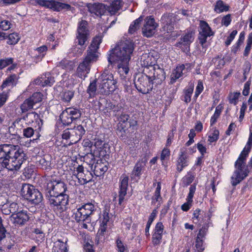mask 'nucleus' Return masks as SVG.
Here are the masks:
<instances>
[{
	"label": "nucleus",
	"mask_w": 252,
	"mask_h": 252,
	"mask_svg": "<svg viewBox=\"0 0 252 252\" xmlns=\"http://www.w3.org/2000/svg\"><path fill=\"white\" fill-rule=\"evenodd\" d=\"M134 50V44L129 40H122L116 47L110 51L107 57L110 64H118V72L121 79L123 80V84L128 87L131 83L129 79L126 80V76L129 71V61Z\"/></svg>",
	"instance_id": "nucleus-1"
},
{
	"label": "nucleus",
	"mask_w": 252,
	"mask_h": 252,
	"mask_svg": "<svg viewBox=\"0 0 252 252\" xmlns=\"http://www.w3.org/2000/svg\"><path fill=\"white\" fill-rule=\"evenodd\" d=\"M252 143V131L250 128L248 141L235 163V170L231 177V184L234 186L239 184L248 175L249 171L248 166L246 165V161L251 150Z\"/></svg>",
	"instance_id": "nucleus-2"
},
{
	"label": "nucleus",
	"mask_w": 252,
	"mask_h": 252,
	"mask_svg": "<svg viewBox=\"0 0 252 252\" xmlns=\"http://www.w3.org/2000/svg\"><path fill=\"white\" fill-rule=\"evenodd\" d=\"M98 91L101 94L108 95L113 92L116 88V81L113 75L107 71L103 72L98 77Z\"/></svg>",
	"instance_id": "nucleus-3"
},
{
	"label": "nucleus",
	"mask_w": 252,
	"mask_h": 252,
	"mask_svg": "<svg viewBox=\"0 0 252 252\" xmlns=\"http://www.w3.org/2000/svg\"><path fill=\"white\" fill-rule=\"evenodd\" d=\"M97 206L94 202H88L82 205L81 207L74 210L72 218L77 222L86 221H91V216L96 210Z\"/></svg>",
	"instance_id": "nucleus-4"
},
{
	"label": "nucleus",
	"mask_w": 252,
	"mask_h": 252,
	"mask_svg": "<svg viewBox=\"0 0 252 252\" xmlns=\"http://www.w3.org/2000/svg\"><path fill=\"white\" fill-rule=\"evenodd\" d=\"M21 194L25 199L35 205L39 204L43 199L41 193L33 186L28 184H22Z\"/></svg>",
	"instance_id": "nucleus-5"
},
{
	"label": "nucleus",
	"mask_w": 252,
	"mask_h": 252,
	"mask_svg": "<svg viewBox=\"0 0 252 252\" xmlns=\"http://www.w3.org/2000/svg\"><path fill=\"white\" fill-rule=\"evenodd\" d=\"M26 154L24 151L20 149L18 152L13 156L6 159L5 161H1L2 168L5 167L9 170H18L21 167L24 161L26 160Z\"/></svg>",
	"instance_id": "nucleus-6"
},
{
	"label": "nucleus",
	"mask_w": 252,
	"mask_h": 252,
	"mask_svg": "<svg viewBox=\"0 0 252 252\" xmlns=\"http://www.w3.org/2000/svg\"><path fill=\"white\" fill-rule=\"evenodd\" d=\"M48 197L51 207L58 215L65 211L68 204V195H59Z\"/></svg>",
	"instance_id": "nucleus-7"
},
{
	"label": "nucleus",
	"mask_w": 252,
	"mask_h": 252,
	"mask_svg": "<svg viewBox=\"0 0 252 252\" xmlns=\"http://www.w3.org/2000/svg\"><path fill=\"white\" fill-rule=\"evenodd\" d=\"M102 42V37L101 36H95L86 52V55L84 61L92 65V64L97 61L99 53L98 50L99 48V45Z\"/></svg>",
	"instance_id": "nucleus-8"
},
{
	"label": "nucleus",
	"mask_w": 252,
	"mask_h": 252,
	"mask_svg": "<svg viewBox=\"0 0 252 252\" xmlns=\"http://www.w3.org/2000/svg\"><path fill=\"white\" fill-rule=\"evenodd\" d=\"M152 57H150L147 54L143 55L141 58V64L144 67L143 73L141 75L146 76L148 78L154 81L157 77L156 76V72L158 73V72L162 73V70L158 68L157 70H156V67L152 64V62L151 61Z\"/></svg>",
	"instance_id": "nucleus-9"
},
{
	"label": "nucleus",
	"mask_w": 252,
	"mask_h": 252,
	"mask_svg": "<svg viewBox=\"0 0 252 252\" xmlns=\"http://www.w3.org/2000/svg\"><path fill=\"white\" fill-rule=\"evenodd\" d=\"M67 189L66 185L61 181L49 180L46 185V196L67 195L64 193Z\"/></svg>",
	"instance_id": "nucleus-10"
},
{
	"label": "nucleus",
	"mask_w": 252,
	"mask_h": 252,
	"mask_svg": "<svg viewBox=\"0 0 252 252\" xmlns=\"http://www.w3.org/2000/svg\"><path fill=\"white\" fill-rule=\"evenodd\" d=\"M88 25V22L83 20H82L78 24L76 42L80 46H86L88 40L90 37Z\"/></svg>",
	"instance_id": "nucleus-11"
},
{
	"label": "nucleus",
	"mask_w": 252,
	"mask_h": 252,
	"mask_svg": "<svg viewBox=\"0 0 252 252\" xmlns=\"http://www.w3.org/2000/svg\"><path fill=\"white\" fill-rule=\"evenodd\" d=\"M81 115V111L79 109L69 107L63 111L60 115V119L63 125L68 126L74 120L79 119Z\"/></svg>",
	"instance_id": "nucleus-12"
},
{
	"label": "nucleus",
	"mask_w": 252,
	"mask_h": 252,
	"mask_svg": "<svg viewBox=\"0 0 252 252\" xmlns=\"http://www.w3.org/2000/svg\"><path fill=\"white\" fill-rule=\"evenodd\" d=\"M177 21L176 16L173 13H166L163 15L161 18L162 31L167 33L174 32Z\"/></svg>",
	"instance_id": "nucleus-13"
},
{
	"label": "nucleus",
	"mask_w": 252,
	"mask_h": 252,
	"mask_svg": "<svg viewBox=\"0 0 252 252\" xmlns=\"http://www.w3.org/2000/svg\"><path fill=\"white\" fill-rule=\"evenodd\" d=\"M213 34L214 32L208 24L204 21H200L198 39L199 44H201L203 48H205L206 47L207 37H210Z\"/></svg>",
	"instance_id": "nucleus-14"
},
{
	"label": "nucleus",
	"mask_w": 252,
	"mask_h": 252,
	"mask_svg": "<svg viewBox=\"0 0 252 252\" xmlns=\"http://www.w3.org/2000/svg\"><path fill=\"white\" fill-rule=\"evenodd\" d=\"M134 84L137 90L143 94L149 93L153 88V81L145 75H140Z\"/></svg>",
	"instance_id": "nucleus-15"
},
{
	"label": "nucleus",
	"mask_w": 252,
	"mask_h": 252,
	"mask_svg": "<svg viewBox=\"0 0 252 252\" xmlns=\"http://www.w3.org/2000/svg\"><path fill=\"white\" fill-rule=\"evenodd\" d=\"M194 34L195 32L192 30H188L181 37L180 41L176 43V46L182 48L185 52H189L190 44L194 39Z\"/></svg>",
	"instance_id": "nucleus-16"
},
{
	"label": "nucleus",
	"mask_w": 252,
	"mask_h": 252,
	"mask_svg": "<svg viewBox=\"0 0 252 252\" xmlns=\"http://www.w3.org/2000/svg\"><path fill=\"white\" fill-rule=\"evenodd\" d=\"M20 149L18 146L3 144L0 145V160L5 161L6 159L11 157Z\"/></svg>",
	"instance_id": "nucleus-17"
},
{
	"label": "nucleus",
	"mask_w": 252,
	"mask_h": 252,
	"mask_svg": "<svg viewBox=\"0 0 252 252\" xmlns=\"http://www.w3.org/2000/svg\"><path fill=\"white\" fill-rule=\"evenodd\" d=\"M86 7L93 16L101 17L106 12V5L100 2L88 3Z\"/></svg>",
	"instance_id": "nucleus-18"
},
{
	"label": "nucleus",
	"mask_w": 252,
	"mask_h": 252,
	"mask_svg": "<svg viewBox=\"0 0 252 252\" xmlns=\"http://www.w3.org/2000/svg\"><path fill=\"white\" fill-rule=\"evenodd\" d=\"M158 26L153 18L151 16L147 17L142 29L143 34L148 37L152 36L155 33Z\"/></svg>",
	"instance_id": "nucleus-19"
},
{
	"label": "nucleus",
	"mask_w": 252,
	"mask_h": 252,
	"mask_svg": "<svg viewBox=\"0 0 252 252\" xmlns=\"http://www.w3.org/2000/svg\"><path fill=\"white\" fill-rule=\"evenodd\" d=\"M129 178L126 174H122L119 180V204L121 205L127 193Z\"/></svg>",
	"instance_id": "nucleus-20"
},
{
	"label": "nucleus",
	"mask_w": 252,
	"mask_h": 252,
	"mask_svg": "<svg viewBox=\"0 0 252 252\" xmlns=\"http://www.w3.org/2000/svg\"><path fill=\"white\" fill-rule=\"evenodd\" d=\"M189 164V156L186 149L180 150L179 157L176 162V169L179 172H181L184 168Z\"/></svg>",
	"instance_id": "nucleus-21"
},
{
	"label": "nucleus",
	"mask_w": 252,
	"mask_h": 252,
	"mask_svg": "<svg viewBox=\"0 0 252 252\" xmlns=\"http://www.w3.org/2000/svg\"><path fill=\"white\" fill-rule=\"evenodd\" d=\"M10 221L15 226L23 225L29 220V217L26 211H20L12 214L10 217Z\"/></svg>",
	"instance_id": "nucleus-22"
},
{
	"label": "nucleus",
	"mask_w": 252,
	"mask_h": 252,
	"mask_svg": "<svg viewBox=\"0 0 252 252\" xmlns=\"http://www.w3.org/2000/svg\"><path fill=\"white\" fill-rule=\"evenodd\" d=\"M55 70L56 69H54L52 73L46 72L42 74L40 77L34 80L35 84L42 87L51 86L55 82L54 77L52 75Z\"/></svg>",
	"instance_id": "nucleus-23"
},
{
	"label": "nucleus",
	"mask_w": 252,
	"mask_h": 252,
	"mask_svg": "<svg viewBox=\"0 0 252 252\" xmlns=\"http://www.w3.org/2000/svg\"><path fill=\"white\" fill-rule=\"evenodd\" d=\"M39 3L54 11H59L64 8H68L70 6L69 4L61 3L55 0H41Z\"/></svg>",
	"instance_id": "nucleus-24"
},
{
	"label": "nucleus",
	"mask_w": 252,
	"mask_h": 252,
	"mask_svg": "<svg viewBox=\"0 0 252 252\" xmlns=\"http://www.w3.org/2000/svg\"><path fill=\"white\" fill-rule=\"evenodd\" d=\"M91 64L85 62V61L81 63L77 69L76 74L79 78L84 80L90 72Z\"/></svg>",
	"instance_id": "nucleus-25"
},
{
	"label": "nucleus",
	"mask_w": 252,
	"mask_h": 252,
	"mask_svg": "<svg viewBox=\"0 0 252 252\" xmlns=\"http://www.w3.org/2000/svg\"><path fill=\"white\" fill-rule=\"evenodd\" d=\"M122 0H114L109 5H106V11H107L111 15L116 14L123 6Z\"/></svg>",
	"instance_id": "nucleus-26"
},
{
	"label": "nucleus",
	"mask_w": 252,
	"mask_h": 252,
	"mask_svg": "<svg viewBox=\"0 0 252 252\" xmlns=\"http://www.w3.org/2000/svg\"><path fill=\"white\" fill-rule=\"evenodd\" d=\"M185 70L184 64L178 65L175 69L173 70L170 75V83L174 84L177 79H179L185 73L184 71Z\"/></svg>",
	"instance_id": "nucleus-27"
},
{
	"label": "nucleus",
	"mask_w": 252,
	"mask_h": 252,
	"mask_svg": "<svg viewBox=\"0 0 252 252\" xmlns=\"http://www.w3.org/2000/svg\"><path fill=\"white\" fill-rule=\"evenodd\" d=\"M74 178L77 179L81 185H85L92 181L93 175L90 171L86 170L83 173L74 175Z\"/></svg>",
	"instance_id": "nucleus-28"
},
{
	"label": "nucleus",
	"mask_w": 252,
	"mask_h": 252,
	"mask_svg": "<svg viewBox=\"0 0 252 252\" xmlns=\"http://www.w3.org/2000/svg\"><path fill=\"white\" fill-rule=\"evenodd\" d=\"M146 160H138L135 165L133 171L132 172V175L139 178L142 174V172L144 171L145 166L146 165Z\"/></svg>",
	"instance_id": "nucleus-29"
},
{
	"label": "nucleus",
	"mask_w": 252,
	"mask_h": 252,
	"mask_svg": "<svg viewBox=\"0 0 252 252\" xmlns=\"http://www.w3.org/2000/svg\"><path fill=\"white\" fill-rule=\"evenodd\" d=\"M52 251L53 252H67V242H63L60 240H57L54 243Z\"/></svg>",
	"instance_id": "nucleus-30"
},
{
	"label": "nucleus",
	"mask_w": 252,
	"mask_h": 252,
	"mask_svg": "<svg viewBox=\"0 0 252 252\" xmlns=\"http://www.w3.org/2000/svg\"><path fill=\"white\" fill-rule=\"evenodd\" d=\"M102 219L100 220V225L99 229L100 235H103L104 233L106 231L107 223L109 221L110 217L109 213L105 211L103 213Z\"/></svg>",
	"instance_id": "nucleus-31"
},
{
	"label": "nucleus",
	"mask_w": 252,
	"mask_h": 252,
	"mask_svg": "<svg viewBox=\"0 0 252 252\" xmlns=\"http://www.w3.org/2000/svg\"><path fill=\"white\" fill-rule=\"evenodd\" d=\"M229 6L222 0H219L214 4V11L217 13L226 12L229 10Z\"/></svg>",
	"instance_id": "nucleus-32"
},
{
	"label": "nucleus",
	"mask_w": 252,
	"mask_h": 252,
	"mask_svg": "<svg viewBox=\"0 0 252 252\" xmlns=\"http://www.w3.org/2000/svg\"><path fill=\"white\" fill-rule=\"evenodd\" d=\"M108 170V167L106 164L98 163L94 167V174L95 176L100 177L103 175Z\"/></svg>",
	"instance_id": "nucleus-33"
},
{
	"label": "nucleus",
	"mask_w": 252,
	"mask_h": 252,
	"mask_svg": "<svg viewBox=\"0 0 252 252\" xmlns=\"http://www.w3.org/2000/svg\"><path fill=\"white\" fill-rule=\"evenodd\" d=\"M47 49L48 48L45 45H43L37 48L35 50L37 53L34 57V61L36 62L41 61L46 55Z\"/></svg>",
	"instance_id": "nucleus-34"
},
{
	"label": "nucleus",
	"mask_w": 252,
	"mask_h": 252,
	"mask_svg": "<svg viewBox=\"0 0 252 252\" xmlns=\"http://www.w3.org/2000/svg\"><path fill=\"white\" fill-rule=\"evenodd\" d=\"M51 158L49 155H45L39 161L41 168L44 170L51 168Z\"/></svg>",
	"instance_id": "nucleus-35"
},
{
	"label": "nucleus",
	"mask_w": 252,
	"mask_h": 252,
	"mask_svg": "<svg viewBox=\"0 0 252 252\" xmlns=\"http://www.w3.org/2000/svg\"><path fill=\"white\" fill-rule=\"evenodd\" d=\"M74 67V64L73 62L66 59H63L59 63L56 68L61 67L67 70H71L73 69ZM55 69L56 70L57 69V68Z\"/></svg>",
	"instance_id": "nucleus-36"
},
{
	"label": "nucleus",
	"mask_w": 252,
	"mask_h": 252,
	"mask_svg": "<svg viewBox=\"0 0 252 252\" xmlns=\"http://www.w3.org/2000/svg\"><path fill=\"white\" fill-rule=\"evenodd\" d=\"M17 79L18 78L16 74L11 75L3 82L0 86L1 89L5 88L8 86L15 85Z\"/></svg>",
	"instance_id": "nucleus-37"
},
{
	"label": "nucleus",
	"mask_w": 252,
	"mask_h": 252,
	"mask_svg": "<svg viewBox=\"0 0 252 252\" xmlns=\"http://www.w3.org/2000/svg\"><path fill=\"white\" fill-rule=\"evenodd\" d=\"M143 20V17L140 16L138 19L133 21L129 28L128 32L130 34L134 33L137 30L139 29L141 22Z\"/></svg>",
	"instance_id": "nucleus-38"
},
{
	"label": "nucleus",
	"mask_w": 252,
	"mask_h": 252,
	"mask_svg": "<svg viewBox=\"0 0 252 252\" xmlns=\"http://www.w3.org/2000/svg\"><path fill=\"white\" fill-rule=\"evenodd\" d=\"M220 132L216 127H213L211 130L208 136V141L210 143L216 142L219 138Z\"/></svg>",
	"instance_id": "nucleus-39"
},
{
	"label": "nucleus",
	"mask_w": 252,
	"mask_h": 252,
	"mask_svg": "<svg viewBox=\"0 0 252 252\" xmlns=\"http://www.w3.org/2000/svg\"><path fill=\"white\" fill-rule=\"evenodd\" d=\"M157 214H158L157 210L156 209H154L149 216V218L148 222L146 224V228H145V235L147 236H149L150 235V234H149L150 227L152 223L154 220L157 216Z\"/></svg>",
	"instance_id": "nucleus-40"
},
{
	"label": "nucleus",
	"mask_w": 252,
	"mask_h": 252,
	"mask_svg": "<svg viewBox=\"0 0 252 252\" xmlns=\"http://www.w3.org/2000/svg\"><path fill=\"white\" fill-rule=\"evenodd\" d=\"M193 91V85L190 84L187 88L185 90L183 100L188 103L191 100V96Z\"/></svg>",
	"instance_id": "nucleus-41"
},
{
	"label": "nucleus",
	"mask_w": 252,
	"mask_h": 252,
	"mask_svg": "<svg viewBox=\"0 0 252 252\" xmlns=\"http://www.w3.org/2000/svg\"><path fill=\"white\" fill-rule=\"evenodd\" d=\"M35 104L32 102L30 97L26 99L21 105V109L23 113L28 111L32 109Z\"/></svg>",
	"instance_id": "nucleus-42"
},
{
	"label": "nucleus",
	"mask_w": 252,
	"mask_h": 252,
	"mask_svg": "<svg viewBox=\"0 0 252 252\" xmlns=\"http://www.w3.org/2000/svg\"><path fill=\"white\" fill-rule=\"evenodd\" d=\"M222 108L223 107L221 104H219L218 106H217L215 113L212 116L210 120L211 126L214 125L216 123L217 119L219 118L220 115Z\"/></svg>",
	"instance_id": "nucleus-43"
},
{
	"label": "nucleus",
	"mask_w": 252,
	"mask_h": 252,
	"mask_svg": "<svg viewBox=\"0 0 252 252\" xmlns=\"http://www.w3.org/2000/svg\"><path fill=\"white\" fill-rule=\"evenodd\" d=\"M97 80L95 79L90 83L88 89L87 93L89 94L90 97H94L96 94Z\"/></svg>",
	"instance_id": "nucleus-44"
},
{
	"label": "nucleus",
	"mask_w": 252,
	"mask_h": 252,
	"mask_svg": "<svg viewBox=\"0 0 252 252\" xmlns=\"http://www.w3.org/2000/svg\"><path fill=\"white\" fill-rule=\"evenodd\" d=\"M194 176L191 172H189L182 179V183L184 186L190 185L194 180Z\"/></svg>",
	"instance_id": "nucleus-45"
},
{
	"label": "nucleus",
	"mask_w": 252,
	"mask_h": 252,
	"mask_svg": "<svg viewBox=\"0 0 252 252\" xmlns=\"http://www.w3.org/2000/svg\"><path fill=\"white\" fill-rule=\"evenodd\" d=\"M73 132L75 133L78 138V140L74 142V143H76L81 139L82 136L85 133V130L81 125H78L76 126H74L73 129Z\"/></svg>",
	"instance_id": "nucleus-46"
},
{
	"label": "nucleus",
	"mask_w": 252,
	"mask_h": 252,
	"mask_svg": "<svg viewBox=\"0 0 252 252\" xmlns=\"http://www.w3.org/2000/svg\"><path fill=\"white\" fill-rule=\"evenodd\" d=\"M38 118V115L35 112H31L28 113L26 116H24L23 119L28 124L32 123Z\"/></svg>",
	"instance_id": "nucleus-47"
},
{
	"label": "nucleus",
	"mask_w": 252,
	"mask_h": 252,
	"mask_svg": "<svg viewBox=\"0 0 252 252\" xmlns=\"http://www.w3.org/2000/svg\"><path fill=\"white\" fill-rule=\"evenodd\" d=\"M201 216H202L201 210L196 209L193 213V217L192 218L194 223L201 224L203 222Z\"/></svg>",
	"instance_id": "nucleus-48"
},
{
	"label": "nucleus",
	"mask_w": 252,
	"mask_h": 252,
	"mask_svg": "<svg viewBox=\"0 0 252 252\" xmlns=\"http://www.w3.org/2000/svg\"><path fill=\"white\" fill-rule=\"evenodd\" d=\"M35 234V241L37 242H42L44 240L45 234L43 231L40 228H35L33 230Z\"/></svg>",
	"instance_id": "nucleus-49"
},
{
	"label": "nucleus",
	"mask_w": 252,
	"mask_h": 252,
	"mask_svg": "<svg viewBox=\"0 0 252 252\" xmlns=\"http://www.w3.org/2000/svg\"><path fill=\"white\" fill-rule=\"evenodd\" d=\"M7 43L9 44H15L18 42L20 39L19 35L17 33H12L8 35Z\"/></svg>",
	"instance_id": "nucleus-50"
},
{
	"label": "nucleus",
	"mask_w": 252,
	"mask_h": 252,
	"mask_svg": "<svg viewBox=\"0 0 252 252\" xmlns=\"http://www.w3.org/2000/svg\"><path fill=\"white\" fill-rule=\"evenodd\" d=\"M74 95V93L71 91H64L63 92L62 95V98L64 101L68 102L69 101Z\"/></svg>",
	"instance_id": "nucleus-51"
},
{
	"label": "nucleus",
	"mask_w": 252,
	"mask_h": 252,
	"mask_svg": "<svg viewBox=\"0 0 252 252\" xmlns=\"http://www.w3.org/2000/svg\"><path fill=\"white\" fill-rule=\"evenodd\" d=\"M240 95V93H233L230 94L228 96L229 101L230 103L236 105L237 103L238 99Z\"/></svg>",
	"instance_id": "nucleus-52"
},
{
	"label": "nucleus",
	"mask_w": 252,
	"mask_h": 252,
	"mask_svg": "<svg viewBox=\"0 0 252 252\" xmlns=\"http://www.w3.org/2000/svg\"><path fill=\"white\" fill-rule=\"evenodd\" d=\"M116 246L118 252H125L127 251V247L124 243L118 238L116 240Z\"/></svg>",
	"instance_id": "nucleus-53"
},
{
	"label": "nucleus",
	"mask_w": 252,
	"mask_h": 252,
	"mask_svg": "<svg viewBox=\"0 0 252 252\" xmlns=\"http://www.w3.org/2000/svg\"><path fill=\"white\" fill-rule=\"evenodd\" d=\"M42 97L43 94L40 92L34 93L31 97H30L34 104L41 101Z\"/></svg>",
	"instance_id": "nucleus-54"
},
{
	"label": "nucleus",
	"mask_w": 252,
	"mask_h": 252,
	"mask_svg": "<svg viewBox=\"0 0 252 252\" xmlns=\"http://www.w3.org/2000/svg\"><path fill=\"white\" fill-rule=\"evenodd\" d=\"M162 237V234L154 232L152 237V242L155 246L158 245Z\"/></svg>",
	"instance_id": "nucleus-55"
},
{
	"label": "nucleus",
	"mask_w": 252,
	"mask_h": 252,
	"mask_svg": "<svg viewBox=\"0 0 252 252\" xmlns=\"http://www.w3.org/2000/svg\"><path fill=\"white\" fill-rule=\"evenodd\" d=\"M252 44V33L249 34V38L248 39L247 45L246 47L244 55L248 56L251 49V45Z\"/></svg>",
	"instance_id": "nucleus-56"
},
{
	"label": "nucleus",
	"mask_w": 252,
	"mask_h": 252,
	"mask_svg": "<svg viewBox=\"0 0 252 252\" xmlns=\"http://www.w3.org/2000/svg\"><path fill=\"white\" fill-rule=\"evenodd\" d=\"M208 227L206 226L202 227L199 231L196 239L198 240H204L205 235L208 231Z\"/></svg>",
	"instance_id": "nucleus-57"
},
{
	"label": "nucleus",
	"mask_w": 252,
	"mask_h": 252,
	"mask_svg": "<svg viewBox=\"0 0 252 252\" xmlns=\"http://www.w3.org/2000/svg\"><path fill=\"white\" fill-rule=\"evenodd\" d=\"M13 59L12 58H7L0 60V69H2L7 65L12 64Z\"/></svg>",
	"instance_id": "nucleus-58"
},
{
	"label": "nucleus",
	"mask_w": 252,
	"mask_h": 252,
	"mask_svg": "<svg viewBox=\"0 0 252 252\" xmlns=\"http://www.w3.org/2000/svg\"><path fill=\"white\" fill-rule=\"evenodd\" d=\"M170 152L167 148H164L162 151L160 159L163 162L164 160H167L169 158Z\"/></svg>",
	"instance_id": "nucleus-59"
},
{
	"label": "nucleus",
	"mask_w": 252,
	"mask_h": 252,
	"mask_svg": "<svg viewBox=\"0 0 252 252\" xmlns=\"http://www.w3.org/2000/svg\"><path fill=\"white\" fill-rule=\"evenodd\" d=\"M23 135L27 138L31 137L34 134V129L31 127H27L23 129Z\"/></svg>",
	"instance_id": "nucleus-60"
},
{
	"label": "nucleus",
	"mask_w": 252,
	"mask_h": 252,
	"mask_svg": "<svg viewBox=\"0 0 252 252\" xmlns=\"http://www.w3.org/2000/svg\"><path fill=\"white\" fill-rule=\"evenodd\" d=\"M195 247L198 252H202L205 249L203 240H198L196 239Z\"/></svg>",
	"instance_id": "nucleus-61"
},
{
	"label": "nucleus",
	"mask_w": 252,
	"mask_h": 252,
	"mask_svg": "<svg viewBox=\"0 0 252 252\" xmlns=\"http://www.w3.org/2000/svg\"><path fill=\"white\" fill-rule=\"evenodd\" d=\"M196 190V186L195 185H192L189 187V191L188 195L187 197L186 200L190 201H192V198Z\"/></svg>",
	"instance_id": "nucleus-62"
},
{
	"label": "nucleus",
	"mask_w": 252,
	"mask_h": 252,
	"mask_svg": "<svg viewBox=\"0 0 252 252\" xmlns=\"http://www.w3.org/2000/svg\"><path fill=\"white\" fill-rule=\"evenodd\" d=\"M237 33V31L236 30H234L231 32L229 36L227 37V39L225 42V45L226 46H228L231 44V42L234 39Z\"/></svg>",
	"instance_id": "nucleus-63"
},
{
	"label": "nucleus",
	"mask_w": 252,
	"mask_h": 252,
	"mask_svg": "<svg viewBox=\"0 0 252 252\" xmlns=\"http://www.w3.org/2000/svg\"><path fill=\"white\" fill-rule=\"evenodd\" d=\"M231 21V15L228 14L224 16L221 20V24L227 27Z\"/></svg>",
	"instance_id": "nucleus-64"
}]
</instances>
